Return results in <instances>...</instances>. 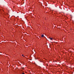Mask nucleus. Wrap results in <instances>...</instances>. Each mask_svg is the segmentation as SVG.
I'll list each match as a JSON object with an SVG mask.
<instances>
[{
  "label": "nucleus",
  "mask_w": 74,
  "mask_h": 74,
  "mask_svg": "<svg viewBox=\"0 0 74 74\" xmlns=\"http://www.w3.org/2000/svg\"><path fill=\"white\" fill-rule=\"evenodd\" d=\"M50 39L51 40H53V39H52V38H50Z\"/></svg>",
  "instance_id": "obj_1"
},
{
  "label": "nucleus",
  "mask_w": 74,
  "mask_h": 74,
  "mask_svg": "<svg viewBox=\"0 0 74 74\" xmlns=\"http://www.w3.org/2000/svg\"><path fill=\"white\" fill-rule=\"evenodd\" d=\"M44 36V35L42 34V35H41V37H43Z\"/></svg>",
  "instance_id": "obj_2"
},
{
  "label": "nucleus",
  "mask_w": 74,
  "mask_h": 74,
  "mask_svg": "<svg viewBox=\"0 0 74 74\" xmlns=\"http://www.w3.org/2000/svg\"><path fill=\"white\" fill-rule=\"evenodd\" d=\"M22 56H23V57H25V56L23 55H22Z\"/></svg>",
  "instance_id": "obj_3"
},
{
  "label": "nucleus",
  "mask_w": 74,
  "mask_h": 74,
  "mask_svg": "<svg viewBox=\"0 0 74 74\" xmlns=\"http://www.w3.org/2000/svg\"><path fill=\"white\" fill-rule=\"evenodd\" d=\"M22 74H25V73H22Z\"/></svg>",
  "instance_id": "obj_4"
},
{
  "label": "nucleus",
  "mask_w": 74,
  "mask_h": 74,
  "mask_svg": "<svg viewBox=\"0 0 74 74\" xmlns=\"http://www.w3.org/2000/svg\"><path fill=\"white\" fill-rule=\"evenodd\" d=\"M13 7L14 8V7Z\"/></svg>",
  "instance_id": "obj_5"
}]
</instances>
